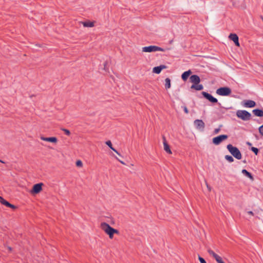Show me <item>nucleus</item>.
<instances>
[{"instance_id":"nucleus-3","label":"nucleus","mask_w":263,"mask_h":263,"mask_svg":"<svg viewBox=\"0 0 263 263\" xmlns=\"http://www.w3.org/2000/svg\"><path fill=\"white\" fill-rule=\"evenodd\" d=\"M237 117L243 121L250 120L251 118V114L245 110H238L236 112Z\"/></svg>"},{"instance_id":"nucleus-4","label":"nucleus","mask_w":263,"mask_h":263,"mask_svg":"<svg viewBox=\"0 0 263 263\" xmlns=\"http://www.w3.org/2000/svg\"><path fill=\"white\" fill-rule=\"evenodd\" d=\"M216 92L217 95L221 96H228L231 95L232 90L228 87H221L218 88Z\"/></svg>"},{"instance_id":"nucleus-18","label":"nucleus","mask_w":263,"mask_h":263,"mask_svg":"<svg viewBox=\"0 0 263 263\" xmlns=\"http://www.w3.org/2000/svg\"><path fill=\"white\" fill-rule=\"evenodd\" d=\"M191 89H194L196 90H201L203 89V86L202 84H193L191 87Z\"/></svg>"},{"instance_id":"nucleus-39","label":"nucleus","mask_w":263,"mask_h":263,"mask_svg":"<svg viewBox=\"0 0 263 263\" xmlns=\"http://www.w3.org/2000/svg\"><path fill=\"white\" fill-rule=\"evenodd\" d=\"M8 248V250H9L10 252H11V251H12V248H11V247H8V248Z\"/></svg>"},{"instance_id":"nucleus-37","label":"nucleus","mask_w":263,"mask_h":263,"mask_svg":"<svg viewBox=\"0 0 263 263\" xmlns=\"http://www.w3.org/2000/svg\"><path fill=\"white\" fill-rule=\"evenodd\" d=\"M116 159H117V160H118V161H119L121 163H122V164H125V163H124L123 161H121V160H119V159L117 157H116Z\"/></svg>"},{"instance_id":"nucleus-2","label":"nucleus","mask_w":263,"mask_h":263,"mask_svg":"<svg viewBox=\"0 0 263 263\" xmlns=\"http://www.w3.org/2000/svg\"><path fill=\"white\" fill-rule=\"evenodd\" d=\"M227 149L231 155L238 160L241 159L242 155L239 149L232 144H229L227 146Z\"/></svg>"},{"instance_id":"nucleus-6","label":"nucleus","mask_w":263,"mask_h":263,"mask_svg":"<svg viewBox=\"0 0 263 263\" xmlns=\"http://www.w3.org/2000/svg\"><path fill=\"white\" fill-rule=\"evenodd\" d=\"M228 138V136L227 135H221L216 137H214L212 139L213 143L215 145H219L221 142L227 140Z\"/></svg>"},{"instance_id":"nucleus-20","label":"nucleus","mask_w":263,"mask_h":263,"mask_svg":"<svg viewBox=\"0 0 263 263\" xmlns=\"http://www.w3.org/2000/svg\"><path fill=\"white\" fill-rule=\"evenodd\" d=\"M171 80L170 78H167L165 79V88L168 89L171 87Z\"/></svg>"},{"instance_id":"nucleus-15","label":"nucleus","mask_w":263,"mask_h":263,"mask_svg":"<svg viewBox=\"0 0 263 263\" xmlns=\"http://www.w3.org/2000/svg\"><path fill=\"white\" fill-rule=\"evenodd\" d=\"M163 143L164 145V149L165 152L170 154H172V151L170 149V145L167 143L166 138L164 136H163Z\"/></svg>"},{"instance_id":"nucleus-21","label":"nucleus","mask_w":263,"mask_h":263,"mask_svg":"<svg viewBox=\"0 0 263 263\" xmlns=\"http://www.w3.org/2000/svg\"><path fill=\"white\" fill-rule=\"evenodd\" d=\"M83 25L84 27H92L94 26V23L90 21H87L83 22Z\"/></svg>"},{"instance_id":"nucleus-23","label":"nucleus","mask_w":263,"mask_h":263,"mask_svg":"<svg viewBox=\"0 0 263 263\" xmlns=\"http://www.w3.org/2000/svg\"><path fill=\"white\" fill-rule=\"evenodd\" d=\"M161 71V70L159 66H156L153 68V72L156 73V74H159Z\"/></svg>"},{"instance_id":"nucleus-33","label":"nucleus","mask_w":263,"mask_h":263,"mask_svg":"<svg viewBox=\"0 0 263 263\" xmlns=\"http://www.w3.org/2000/svg\"><path fill=\"white\" fill-rule=\"evenodd\" d=\"M182 108H183V110H184V112L185 114H188L189 113V110L187 108L186 106H183Z\"/></svg>"},{"instance_id":"nucleus-17","label":"nucleus","mask_w":263,"mask_h":263,"mask_svg":"<svg viewBox=\"0 0 263 263\" xmlns=\"http://www.w3.org/2000/svg\"><path fill=\"white\" fill-rule=\"evenodd\" d=\"M254 115L258 117H263V110L260 109H255L252 111Z\"/></svg>"},{"instance_id":"nucleus-16","label":"nucleus","mask_w":263,"mask_h":263,"mask_svg":"<svg viewBox=\"0 0 263 263\" xmlns=\"http://www.w3.org/2000/svg\"><path fill=\"white\" fill-rule=\"evenodd\" d=\"M192 73L191 70L184 71L181 75V78L184 81H186Z\"/></svg>"},{"instance_id":"nucleus-12","label":"nucleus","mask_w":263,"mask_h":263,"mask_svg":"<svg viewBox=\"0 0 263 263\" xmlns=\"http://www.w3.org/2000/svg\"><path fill=\"white\" fill-rule=\"evenodd\" d=\"M229 39L233 41L236 46L239 47V38L235 33H231L229 36Z\"/></svg>"},{"instance_id":"nucleus-28","label":"nucleus","mask_w":263,"mask_h":263,"mask_svg":"<svg viewBox=\"0 0 263 263\" xmlns=\"http://www.w3.org/2000/svg\"><path fill=\"white\" fill-rule=\"evenodd\" d=\"M198 259H199V261L200 262V263H206L205 259L203 258H202V257H201L200 255H198Z\"/></svg>"},{"instance_id":"nucleus-26","label":"nucleus","mask_w":263,"mask_h":263,"mask_svg":"<svg viewBox=\"0 0 263 263\" xmlns=\"http://www.w3.org/2000/svg\"><path fill=\"white\" fill-rule=\"evenodd\" d=\"M62 130H63L67 136H69L70 135V132L68 129L62 128Z\"/></svg>"},{"instance_id":"nucleus-7","label":"nucleus","mask_w":263,"mask_h":263,"mask_svg":"<svg viewBox=\"0 0 263 263\" xmlns=\"http://www.w3.org/2000/svg\"><path fill=\"white\" fill-rule=\"evenodd\" d=\"M201 94L202 95V96H203V97L204 98H205L206 99L209 100L210 102H211L212 103H218V100L216 98H214L210 93L205 92V91H202L201 92Z\"/></svg>"},{"instance_id":"nucleus-8","label":"nucleus","mask_w":263,"mask_h":263,"mask_svg":"<svg viewBox=\"0 0 263 263\" xmlns=\"http://www.w3.org/2000/svg\"><path fill=\"white\" fill-rule=\"evenodd\" d=\"M241 104L245 107L252 108L256 106V102L251 100H244L242 102Z\"/></svg>"},{"instance_id":"nucleus-29","label":"nucleus","mask_w":263,"mask_h":263,"mask_svg":"<svg viewBox=\"0 0 263 263\" xmlns=\"http://www.w3.org/2000/svg\"><path fill=\"white\" fill-rule=\"evenodd\" d=\"M258 130L260 134L263 136V124L259 127Z\"/></svg>"},{"instance_id":"nucleus-19","label":"nucleus","mask_w":263,"mask_h":263,"mask_svg":"<svg viewBox=\"0 0 263 263\" xmlns=\"http://www.w3.org/2000/svg\"><path fill=\"white\" fill-rule=\"evenodd\" d=\"M242 173L249 178L253 180V177L251 173L249 172L247 170L243 169L241 171Z\"/></svg>"},{"instance_id":"nucleus-11","label":"nucleus","mask_w":263,"mask_h":263,"mask_svg":"<svg viewBox=\"0 0 263 263\" xmlns=\"http://www.w3.org/2000/svg\"><path fill=\"white\" fill-rule=\"evenodd\" d=\"M194 125L198 129L203 130L205 127V124L202 120L197 119L194 121Z\"/></svg>"},{"instance_id":"nucleus-22","label":"nucleus","mask_w":263,"mask_h":263,"mask_svg":"<svg viewBox=\"0 0 263 263\" xmlns=\"http://www.w3.org/2000/svg\"><path fill=\"white\" fill-rule=\"evenodd\" d=\"M0 202L6 206L7 207L9 206L10 203H9L8 201L4 199L3 197H1L0 198Z\"/></svg>"},{"instance_id":"nucleus-1","label":"nucleus","mask_w":263,"mask_h":263,"mask_svg":"<svg viewBox=\"0 0 263 263\" xmlns=\"http://www.w3.org/2000/svg\"><path fill=\"white\" fill-rule=\"evenodd\" d=\"M100 227L109 236L110 239L113 238L114 234L119 233L118 230L112 228L109 224L105 222L101 223Z\"/></svg>"},{"instance_id":"nucleus-40","label":"nucleus","mask_w":263,"mask_h":263,"mask_svg":"<svg viewBox=\"0 0 263 263\" xmlns=\"http://www.w3.org/2000/svg\"><path fill=\"white\" fill-rule=\"evenodd\" d=\"M247 145H251V143H250L249 142H248L247 143Z\"/></svg>"},{"instance_id":"nucleus-9","label":"nucleus","mask_w":263,"mask_h":263,"mask_svg":"<svg viewBox=\"0 0 263 263\" xmlns=\"http://www.w3.org/2000/svg\"><path fill=\"white\" fill-rule=\"evenodd\" d=\"M43 185V183H36L33 185L31 190V193L32 194H38L42 190V186Z\"/></svg>"},{"instance_id":"nucleus-34","label":"nucleus","mask_w":263,"mask_h":263,"mask_svg":"<svg viewBox=\"0 0 263 263\" xmlns=\"http://www.w3.org/2000/svg\"><path fill=\"white\" fill-rule=\"evenodd\" d=\"M159 66L161 70L162 69H166L167 68V66L164 65H161Z\"/></svg>"},{"instance_id":"nucleus-14","label":"nucleus","mask_w":263,"mask_h":263,"mask_svg":"<svg viewBox=\"0 0 263 263\" xmlns=\"http://www.w3.org/2000/svg\"><path fill=\"white\" fill-rule=\"evenodd\" d=\"M190 80L191 82L193 83V84H198L200 82V77L196 74L192 75L190 78Z\"/></svg>"},{"instance_id":"nucleus-13","label":"nucleus","mask_w":263,"mask_h":263,"mask_svg":"<svg viewBox=\"0 0 263 263\" xmlns=\"http://www.w3.org/2000/svg\"><path fill=\"white\" fill-rule=\"evenodd\" d=\"M41 139L49 142H52L53 143H57L58 142V139L55 137H45L43 136L41 137Z\"/></svg>"},{"instance_id":"nucleus-32","label":"nucleus","mask_w":263,"mask_h":263,"mask_svg":"<svg viewBox=\"0 0 263 263\" xmlns=\"http://www.w3.org/2000/svg\"><path fill=\"white\" fill-rule=\"evenodd\" d=\"M8 207L10 208H11V209H12L13 210H15V209H17V207L15 205H14L13 204H12L11 203H10V204H9Z\"/></svg>"},{"instance_id":"nucleus-27","label":"nucleus","mask_w":263,"mask_h":263,"mask_svg":"<svg viewBox=\"0 0 263 263\" xmlns=\"http://www.w3.org/2000/svg\"><path fill=\"white\" fill-rule=\"evenodd\" d=\"M76 165L78 167H82L83 166V163L81 160H77L76 161Z\"/></svg>"},{"instance_id":"nucleus-35","label":"nucleus","mask_w":263,"mask_h":263,"mask_svg":"<svg viewBox=\"0 0 263 263\" xmlns=\"http://www.w3.org/2000/svg\"><path fill=\"white\" fill-rule=\"evenodd\" d=\"M110 149H112L113 151H114L115 153H116L118 155L121 156L120 154L116 149H115L112 146L110 148Z\"/></svg>"},{"instance_id":"nucleus-41","label":"nucleus","mask_w":263,"mask_h":263,"mask_svg":"<svg viewBox=\"0 0 263 263\" xmlns=\"http://www.w3.org/2000/svg\"><path fill=\"white\" fill-rule=\"evenodd\" d=\"M0 162H1V163H5V162H4L3 161L1 160H0Z\"/></svg>"},{"instance_id":"nucleus-31","label":"nucleus","mask_w":263,"mask_h":263,"mask_svg":"<svg viewBox=\"0 0 263 263\" xmlns=\"http://www.w3.org/2000/svg\"><path fill=\"white\" fill-rule=\"evenodd\" d=\"M107 62H105L104 63V69L106 71H107L108 70V68H107Z\"/></svg>"},{"instance_id":"nucleus-25","label":"nucleus","mask_w":263,"mask_h":263,"mask_svg":"<svg viewBox=\"0 0 263 263\" xmlns=\"http://www.w3.org/2000/svg\"><path fill=\"white\" fill-rule=\"evenodd\" d=\"M251 150L256 155H257L259 153V149L255 147H252Z\"/></svg>"},{"instance_id":"nucleus-30","label":"nucleus","mask_w":263,"mask_h":263,"mask_svg":"<svg viewBox=\"0 0 263 263\" xmlns=\"http://www.w3.org/2000/svg\"><path fill=\"white\" fill-rule=\"evenodd\" d=\"M105 143L110 148L112 146V143L110 140L107 141Z\"/></svg>"},{"instance_id":"nucleus-38","label":"nucleus","mask_w":263,"mask_h":263,"mask_svg":"<svg viewBox=\"0 0 263 263\" xmlns=\"http://www.w3.org/2000/svg\"><path fill=\"white\" fill-rule=\"evenodd\" d=\"M248 213L249 214H250V215H252V216H254V213H253L252 211H248Z\"/></svg>"},{"instance_id":"nucleus-5","label":"nucleus","mask_w":263,"mask_h":263,"mask_svg":"<svg viewBox=\"0 0 263 263\" xmlns=\"http://www.w3.org/2000/svg\"><path fill=\"white\" fill-rule=\"evenodd\" d=\"M157 51H164L165 49L161 47L154 45L145 46L142 48V51L145 52H152Z\"/></svg>"},{"instance_id":"nucleus-36","label":"nucleus","mask_w":263,"mask_h":263,"mask_svg":"<svg viewBox=\"0 0 263 263\" xmlns=\"http://www.w3.org/2000/svg\"><path fill=\"white\" fill-rule=\"evenodd\" d=\"M219 131H220V128H216L214 130V133L215 134H217V133H219Z\"/></svg>"},{"instance_id":"nucleus-24","label":"nucleus","mask_w":263,"mask_h":263,"mask_svg":"<svg viewBox=\"0 0 263 263\" xmlns=\"http://www.w3.org/2000/svg\"><path fill=\"white\" fill-rule=\"evenodd\" d=\"M225 159L228 161L229 162H232L234 161V159L232 156L230 155H226Z\"/></svg>"},{"instance_id":"nucleus-10","label":"nucleus","mask_w":263,"mask_h":263,"mask_svg":"<svg viewBox=\"0 0 263 263\" xmlns=\"http://www.w3.org/2000/svg\"><path fill=\"white\" fill-rule=\"evenodd\" d=\"M208 252L209 253V254L211 256H212L216 260V261L218 263H224L221 258L220 256H219L218 255L216 254L213 250H212L211 249H208Z\"/></svg>"}]
</instances>
